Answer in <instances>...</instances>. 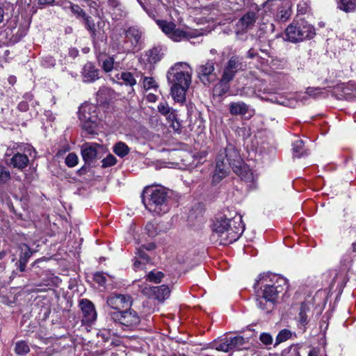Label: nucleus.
<instances>
[{
	"label": "nucleus",
	"instance_id": "obj_1",
	"mask_svg": "<svg viewBox=\"0 0 356 356\" xmlns=\"http://www.w3.org/2000/svg\"><path fill=\"white\" fill-rule=\"evenodd\" d=\"M254 287L257 307L268 314L273 309L279 294L288 289V280L277 275L263 274L259 275Z\"/></svg>",
	"mask_w": 356,
	"mask_h": 356
},
{
	"label": "nucleus",
	"instance_id": "obj_2",
	"mask_svg": "<svg viewBox=\"0 0 356 356\" xmlns=\"http://www.w3.org/2000/svg\"><path fill=\"white\" fill-rule=\"evenodd\" d=\"M229 167L245 181H252L253 173L245 166L238 150L231 143L220 150L216 159V165L212 181L216 184L225 178L229 172Z\"/></svg>",
	"mask_w": 356,
	"mask_h": 356
},
{
	"label": "nucleus",
	"instance_id": "obj_3",
	"mask_svg": "<svg viewBox=\"0 0 356 356\" xmlns=\"http://www.w3.org/2000/svg\"><path fill=\"white\" fill-rule=\"evenodd\" d=\"M211 229V240L220 245H227L239 238L244 232L245 225L241 215L236 214L231 218L219 215L213 220Z\"/></svg>",
	"mask_w": 356,
	"mask_h": 356
},
{
	"label": "nucleus",
	"instance_id": "obj_4",
	"mask_svg": "<svg viewBox=\"0 0 356 356\" xmlns=\"http://www.w3.org/2000/svg\"><path fill=\"white\" fill-rule=\"evenodd\" d=\"M143 202L148 211L157 215L170 210L168 192L163 188H147L143 195Z\"/></svg>",
	"mask_w": 356,
	"mask_h": 356
},
{
	"label": "nucleus",
	"instance_id": "obj_5",
	"mask_svg": "<svg viewBox=\"0 0 356 356\" xmlns=\"http://www.w3.org/2000/svg\"><path fill=\"white\" fill-rule=\"evenodd\" d=\"M285 35L286 40L297 43L313 38L315 35V30L307 22L300 20L289 25L286 29Z\"/></svg>",
	"mask_w": 356,
	"mask_h": 356
},
{
	"label": "nucleus",
	"instance_id": "obj_6",
	"mask_svg": "<svg viewBox=\"0 0 356 356\" xmlns=\"http://www.w3.org/2000/svg\"><path fill=\"white\" fill-rule=\"evenodd\" d=\"M193 70L186 63H177L167 73L168 81L174 85L189 88Z\"/></svg>",
	"mask_w": 356,
	"mask_h": 356
},
{
	"label": "nucleus",
	"instance_id": "obj_7",
	"mask_svg": "<svg viewBox=\"0 0 356 356\" xmlns=\"http://www.w3.org/2000/svg\"><path fill=\"white\" fill-rule=\"evenodd\" d=\"M124 33L125 38L123 44L117 45L118 50L128 53L140 49L143 42V29L137 26H131L125 29Z\"/></svg>",
	"mask_w": 356,
	"mask_h": 356
},
{
	"label": "nucleus",
	"instance_id": "obj_8",
	"mask_svg": "<svg viewBox=\"0 0 356 356\" xmlns=\"http://www.w3.org/2000/svg\"><path fill=\"white\" fill-rule=\"evenodd\" d=\"M111 319L124 327L132 328L140 322L138 314L129 307L124 311H113L108 313Z\"/></svg>",
	"mask_w": 356,
	"mask_h": 356
},
{
	"label": "nucleus",
	"instance_id": "obj_9",
	"mask_svg": "<svg viewBox=\"0 0 356 356\" xmlns=\"http://www.w3.org/2000/svg\"><path fill=\"white\" fill-rule=\"evenodd\" d=\"M83 19H84L86 28L88 31H90L91 34L95 47L99 48V42L104 43L105 44L107 42V35L103 30V28L106 24L105 22L103 20L97 22V24L98 30H97L95 29V24L91 17L86 15Z\"/></svg>",
	"mask_w": 356,
	"mask_h": 356
},
{
	"label": "nucleus",
	"instance_id": "obj_10",
	"mask_svg": "<svg viewBox=\"0 0 356 356\" xmlns=\"http://www.w3.org/2000/svg\"><path fill=\"white\" fill-rule=\"evenodd\" d=\"M245 343L242 336L227 337L216 341L214 346L217 350L228 353L241 350Z\"/></svg>",
	"mask_w": 356,
	"mask_h": 356
},
{
	"label": "nucleus",
	"instance_id": "obj_11",
	"mask_svg": "<svg viewBox=\"0 0 356 356\" xmlns=\"http://www.w3.org/2000/svg\"><path fill=\"white\" fill-rule=\"evenodd\" d=\"M245 65L243 62V58L234 55L230 57L223 69L222 76L224 81H232L236 74L243 70Z\"/></svg>",
	"mask_w": 356,
	"mask_h": 356
},
{
	"label": "nucleus",
	"instance_id": "obj_12",
	"mask_svg": "<svg viewBox=\"0 0 356 356\" xmlns=\"http://www.w3.org/2000/svg\"><path fill=\"white\" fill-rule=\"evenodd\" d=\"M104 150V146L96 143H85L81 147L83 159L88 165L100 158Z\"/></svg>",
	"mask_w": 356,
	"mask_h": 356
},
{
	"label": "nucleus",
	"instance_id": "obj_13",
	"mask_svg": "<svg viewBox=\"0 0 356 356\" xmlns=\"http://www.w3.org/2000/svg\"><path fill=\"white\" fill-rule=\"evenodd\" d=\"M215 62L207 60L200 64L197 68V73L200 80L204 84L209 85L217 79L215 72Z\"/></svg>",
	"mask_w": 356,
	"mask_h": 356
},
{
	"label": "nucleus",
	"instance_id": "obj_14",
	"mask_svg": "<svg viewBox=\"0 0 356 356\" xmlns=\"http://www.w3.org/2000/svg\"><path fill=\"white\" fill-rule=\"evenodd\" d=\"M132 302V298L129 294L112 293L106 299L108 306L115 311H122V309L130 307Z\"/></svg>",
	"mask_w": 356,
	"mask_h": 356
},
{
	"label": "nucleus",
	"instance_id": "obj_15",
	"mask_svg": "<svg viewBox=\"0 0 356 356\" xmlns=\"http://www.w3.org/2000/svg\"><path fill=\"white\" fill-rule=\"evenodd\" d=\"M142 292L149 298L163 301L168 298L170 295V289L167 285H161L159 286H145L142 290Z\"/></svg>",
	"mask_w": 356,
	"mask_h": 356
},
{
	"label": "nucleus",
	"instance_id": "obj_16",
	"mask_svg": "<svg viewBox=\"0 0 356 356\" xmlns=\"http://www.w3.org/2000/svg\"><path fill=\"white\" fill-rule=\"evenodd\" d=\"M79 305L83 314V322L87 324L93 323L97 318V312L93 303L88 299H81Z\"/></svg>",
	"mask_w": 356,
	"mask_h": 356
},
{
	"label": "nucleus",
	"instance_id": "obj_17",
	"mask_svg": "<svg viewBox=\"0 0 356 356\" xmlns=\"http://www.w3.org/2000/svg\"><path fill=\"white\" fill-rule=\"evenodd\" d=\"M79 115L81 122L98 120L97 107L94 104L82 105L79 108Z\"/></svg>",
	"mask_w": 356,
	"mask_h": 356
},
{
	"label": "nucleus",
	"instance_id": "obj_18",
	"mask_svg": "<svg viewBox=\"0 0 356 356\" xmlns=\"http://www.w3.org/2000/svg\"><path fill=\"white\" fill-rule=\"evenodd\" d=\"M200 35V33L197 30H191V29H180L175 28L172 34L170 36V38L173 41L179 42L181 40H189L191 38H196Z\"/></svg>",
	"mask_w": 356,
	"mask_h": 356
},
{
	"label": "nucleus",
	"instance_id": "obj_19",
	"mask_svg": "<svg viewBox=\"0 0 356 356\" xmlns=\"http://www.w3.org/2000/svg\"><path fill=\"white\" fill-rule=\"evenodd\" d=\"M82 77L85 83L94 82L99 79V70L92 63H87L83 66Z\"/></svg>",
	"mask_w": 356,
	"mask_h": 356
},
{
	"label": "nucleus",
	"instance_id": "obj_20",
	"mask_svg": "<svg viewBox=\"0 0 356 356\" xmlns=\"http://www.w3.org/2000/svg\"><path fill=\"white\" fill-rule=\"evenodd\" d=\"M229 111L232 115H245L251 111L250 106L243 102H231Z\"/></svg>",
	"mask_w": 356,
	"mask_h": 356
},
{
	"label": "nucleus",
	"instance_id": "obj_21",
	"mask_svg": "<svg viewBox=\"0 0 356 356\" xmlns=\"http://www.w3.org/2000/svg\"><path fill=\"white\" fill-rule=\"evenodd\" d=\"M291 3L289 1L283 2L277 10L275 19L277 21L286 22L291 17Z\"/></svg>",
	"mask_w": 356,
	"mask_h": 356
},
{
	"label": "nucleus",
	"instance_id": "obj_22",
	"mask_svg": "<svg viewBox=\"0 0 356 356\" xmlns=\"http://www.w3.org/2000/svg\"><path fill=\"white\" fill-rule=\"evenodd\" d=\"M257 19L254 12H248L238 22L237 26L241 30H245L254 25Z\"/></svg>",
	"mask_w": 356,
	"mask_h": 356
},
{
	"label": "nucleus",
	"instance_id": "obj_23",
	"mask_svg": "<svg viewBox=\"0 0 356 356\" xmlns=\"http://www.w3.org/2000/svg\"><path fill=\"white\" fill-rule=\"evenodd\" d=\"M188 89L187 87L172 84L170 91L173 99L177 102H184L186 100V92Z\"/></svg>",
	"mask_w": 356,
	"mask_h": 356
},
{
	"label": "nucleus",
	"instance_id": "obj_24",
	"mask_svg": "<svg viewBox=\"0 0 356 356\" xmlns=\"http://www.w3.org/2000/svg\"><path fill=\"white\" fill-rule=\"evenodd\" d=\"M29 160L26 155L24 154H15L11 159V164L14 168L22 170L29 164Z\"/></svg>",
	"mask_w": 356,
	"mask_h": 356
},
{
	"label": "nucleus",
	"instance_id": "obj_25",
	"mask_svg": "<svg viewBox=\"0 0 356 356\" xmlns=\"http://www.w3.org/2000/svg\"><path fill=\"white\" fill-rule=\"evenodd\" d=\"M113 151L118 156L123 158L129 153L130 149L126 143L120 141L114 145Z\"/></svg>",
	"mask_w": 356,
	"mask_h": 356
},
{
	"label": "nucleus",
	"instance_id": "obj_26",
	"mask_svg": "<svg viewBox=\"0 0 356 356\" xmlns=\"http://www.w3.org/2000/svg\"><path fill=\"white\" fill-rule=\"evenodd\" d=\"M82 129L86 134L95 135L97 134L98 127V120H91L87 122H81Z\"/></svg>",
	"mask_w": 356,
	"mask_h": 356
},
{
	"label": "nucleus",
	"instance_id": "obj_27",
	"mask_svg": "<svg viewBox=\"0 0 356 356\" xmlns=\"http://www.w3.org/2000/svg\"><path fill=\"white\" fill-rule=\"evenodd\" d=\"M188 220L191 222H194V225L195 222H197L198 225L203 224L204 220L203 218L202 210L200 208H197L195 210H192L189 214Z\"/></svg>",
	"mask_w": 356,
	"mask_h": 356
},
{
	"label": "nucleus",
	"instance_id": "obj_28",
	"mask_svg": "<svg viewBox=\"0 0 356 356\" xmlns=\"http://www.w3.org/2000/svg\"><path fill=\"white\" fill-rule=\"evenodd\" d=\"M156 24L162 30V31L165 33L169 38L176 27V25L173 22H167L165 20H156Z\"/></svg>",
	"mask_w": 356,
	"mask_h": 356
},
{
	"label": "nucleus",
	"instance_id": "obj_29",
	"mask_svg": "<svg viewBox=\"0 0 356 356\" xmlns=\"http://www.w3.org/2000/svg\"><path fill=\"white\" fill-rule=\"evenodd\" d=\"M118 80H122V83L126 86H134L136 84V80L133 74L129 72H124L117 75Z\"/></svg>",
	"mask_w": 356,
	"mask_h": 356
},
{
	"label": "nucleus",
	"instance_id": "obj_30",
	"mask_svg": "<svg viewBox=\"0 0 356 356\" xmlns=\"http://www.w3.org/2000/svg\"><path fill=\"white\" fill-rule=\"evenodd\" d=\"M309 311L310 308L308 305L305 302L302 303L298 314V321L304 327L308 323L307 313Z\"/></svg>",
	"mask_w": 356,
	"mask_h": 356
},
{
	"label": "nucleus",
	"instance_id": "obj_31",
	"mask_svg": "<svg viewBox=\"0 0 356 356\" xmlns=\"http://www.w3.org/2000/svg\"><path fill=\"white\" fill-rule=\"evenodd\" d=\"M166 120L168 123H170V127L175 131H179L181 128V124L179 122L177 114L174 110L171 111L169 114L165 115Z\"/></svg>",
	"mask_w": 356,
	"mask_h": 356
},
{
	"label": "nucleus",
	"instance_id": "obj_32",
	"mask_svg": "<svg viewBox=\"0 0 356 356\" xmlns=\"http://www.w3.org/2000/svg\"><path fill=\"white\" fill-rule=\"evenodd\" d=\"M136 259L134 264L136 268H139L142 263L148 262L149 261V256L145 253V250L142 247H140L137 250Z\"/></svg>",
	"mask_w": 356,
	"mask_h": 356
},
{
	"label": "nucleus",
	"instance_id": "obj_33",
	"mask_svg": "<svg viewBox=\"0 0 356 356\" xmlns=\"http://www.w3.org/2000/svg\"><path fill=\"white\" fill-rule=\"evenodd\" d=\"M147 60L149 63H156L159 60H161L162 58V54L161 53V49L155 47L150 49L147 54Z\"/></svg>",
	"mask_w": 356,
	"mask_h": 356
},
{
	"label": "nucleus",
	"instance_id": "obj_34",
	"mask_svg": "<svg viewBox=\"0 0 356 356\" xmlns=\"http://www.w3.org/2000/svg\"><path fill=\"white\" fill-rule=\"evenodd\" d=\"M339 8L346 13L355 11L356 0H340Z\"/></svg>",
	"mask_w": 356,
	"mask_h": 356
},
{
	"label": "nucleus",
	"instance_id": "obj_35",
	"mask_svg": "<svg viewBox=\"0 0 356 356\" xmlns=\"http://www.w3.org/2000/svg\"><path fill=\"white\" fill-rule=\"evenodd\" d=\"M231 81H224L223 76L222 75L220 81L218 84H217L215 87V90L218 92L219 95H222L225 94L229 89V83Z\"/></svg>",
	"mask_w": 356,
	"mask_h": 356
},
{
	"label": "nucleus",
	"instance_id": "obj_36",
	"mask_svg": "<svg viewBox=\"0 0 356 356\" xmlns=\"http://www.w3.org/2000/svg\"><path fill=\"white\" fill-rule=\"evenodd\" d=\"M304 142L301 139H297L293 143V151L294 156L300 157L303 155Z\"/></svg>",
	"mask_w": 356,
	"mask_h": 356
},
{
	"label": "nucleus",
	"instance_id": "obj_37",
	"mask_svg": "<svg viewBox=\"0 0 356 356\" xmlns=\"http://www.w3.org/2000/svg\"><path fill=\"white\" fill-rule=\"evenodd\" d=\"M15 352L19 355H26L29 352V346L24 341H17L15 343Z\"/></svg>",
	"mask_w": 356,
	"mask_h": 356
},
{
	"label": "nucleus",
	"instance_id": "obj_38",
	"mask_svg": "<svg viewBox=\"0 0 356 356\" xmlns=\"http://www.w3.org/2000/svg\"><path fill=\"white\" fill-rule=\"evenodd\" d=\"M164 274L161 271L152 270L147 275V280L156 284L161 282Z\"/></svg>",
	"mask_w": 356,
	"mask_h": 356
},
{
	"label": "nucleus",
	"instance_id": "obj_39",
	"mask_svg": "<svg viewBox=\"0 0 356 356\" xmlns=\"http://www.w3.org/2000/svg\"><path fill=\"white\" fill-rule=\"evenodd\" d=\"M282 356H301L300 348L296 345H292L282 351Z\"/></svg>",
	"mask_w": 356,
	"mask_h": 356
},
{
	"label": "nucleus",
	"instance_id": "obj_40",
	"mask_svg": "<svg viewBox=\"0 0 356 356\" xmlns=\"http://www.w3.org/2000/svg\"><path fill=\"white\" fill-rule=\"evenodd\" d=\"M145 230L147 234L151 237L156 236L159 232L158 225L152 222H149L146 225Z\"/></svg>",
	"mask_w": 356,
	"mask_h": 356
},
{
	"label": "nucleus",
	"instance_id": "obj_41",
	"mask_svg": "<svg viewBox=\"0 0 356 356\" xmlns=\"http://www.w3.org/2000/svg\"><path fill=\"white\" fill-rule=\"evenodd\" d=\"M292 335V333L290 330L284 329L281 330L277 337H276V343L275 344H279L282 342L286 341L287 339H289Z\"/></svg>",
	"mask_w": 356,
	"mask_h": 356
},
{
	"label": "nucleus",
	"instance_id": "obj_42",
	"mask_svg": "<svg viewBox=\"0 0 356 356\" xmlns=\"http://www.w3.org/2000/svg\"><path fill=\"white\" fill-rule=\"evenodd\" d=\"M23 97L25 100L20 102L17 108L20 111L25 112L29 108L28 101H31L33 99V95L31 93H26Z\"/></svg>",
	"mask_w": 356,
	"mask_h": 356
},
{
	"label": "nucleus",
	"instance_id": "obj_43",
	"mask_svg": "<svg viewBox=\"0 0 356 356\" xmlns=\"http://www.w3.org/2000/svg\"><path fill=\"white\" fill-rule=\"evenodd\" d=\"M10 178V174L6 167L0 165V185L6 184Z\"/></svg>",
	"mask_w": 356,
	"mask_h": 356
},
{
	"label": "nucleus",
	"instance_id": "obj_44",
	"mask_svg": "<svg viewBox=\"0 0 356 356\" xmlns=\"http://www.w3.org/2000/svg\"><path fill=\"white\" fill-rule=\"evenodd\" d=\"M65 163L70 168H73L78 163V156L74 153H70L66 159Z\"/></svg>",
	"mask_w": 356,
	"mask_h": 356
},
{
	"label": "nucleus",
	"instance_id": "obj_45",
	"mask_svg": "<svg viewBox=\"0 0 356 356\" xmlns=\"http://www.w3.org/2000/svg\"><path fill=\"white\" fill-rule=\"evenodd\" d=\"M117 163L116 158L111 154H109L102 160V167L108 168L114 165Z\"/></svg>",
	"mask_w": 356,
	"mask_h": 356
},
{
	"label": "nucleus",
	"instance_id": "obj_46",
	"mask_svg": "<svg viewBox=\"0 0 356 356\" xmlns=\"http://www.w3.org/2000/svg\"><path fill=\"white\" fill-rule=\"evenodd\" d=\"M94 280L100 286H105L107 280L106 275L104 273L97 272L94 274Z\"/></svg>",
	"mask_w": 356,
	"mask_h": 356
},
{
	"label": "nucleus",
	"instance_id": "obj_47",
	"mask_svg": "<svg viewBox=\"0 0 356 356\" xmlns=\"http://www.w3.org/2000/svg\"><path fill=\"white\" fill-rule=\"evenodd\" d=\"M143 86L145 90H150L158 87L156 81L152 77H145Z\"/></svg>",
	"mask_w": 356,
	"mask_h": 356
},
{
	"label": "nucleus",
	"instance_id": "obj_48",
	"mask_svg": "<svg viewBox=\"0 0 356 356\" xmlns=\"http://www.w3.org/2000/svg\"><path fill=\"white\" fill-rule=\"evenodd\" d=\"M70 8L72 12L77 16V17H83L86 15L85 11L79 6L73 3H70Z\"/></svg>",
	"mask_w": 356,
	"mask_h": 356
},
{
	"label": "nucleus",
	"instance_id": "obj_49",
	"mask_svg": "<svg viewBox=\"0 0 356 356\" xmlns=\"http://www.w3.org/2000/svg\"><path fill=\"white\" fill-rule=\"evenodd\" d=\"M158 111L164 116L172 111L166 102H161L158 105Z\"/></svg>",
	"mask_w": 356,
	"mask_h": 356
},
{
	"label": "nucleus",
	"instance_id": "obj_50",
	"mask_svg": "<svg viewBox=\"0 0 356 356\" xmlns=\"http://www.w3.org/2000/svg\"><path fill=\"white\" fill-rule=\"evenodd\" d=\"M114 67V59L113 58H108L104 60L102 67L105 72H110Z\"/></svg>",
	"mask_w": 356,
	"mask_h": 356
},
{
	"label": "nucleus",
	"instance_id": "obj_51",
	"mask_svg": "<svg viewBox=\"0 0 356 356\" xmlns=\"http://www.w3.org/2000/svg\"><path fill=\"white\" fill-rule=\"evenodd\" d=\"M261 341L265 345H270L273 342L272 337L267 333H263L260 335Z\"/></svg>",
	"mask_w": 356,
	"mask_h": 356
},
{
	"label": "nucleus",
	"instance_id": "obj_52",
	"mask_svg": "<svg viewBox=\"0 0 356 356\" xmlns=\"http://www.w3.org/2000/svg\"><path fill=\"white\" fill-rule=\"evenodd\" d=\"M298 13L299 14H305L307 12V4L306 2L302 1L298 4L297 6Z\"/></svg>",
	"mask_w": 356,
	"mask_h": 356
},
{
	"label": "nucleus",
	"instance_id": "obj_53",
	"mask_svg": "<svg viewBox=\"0 0 356 356\" xmlns=\"http://www.w3.org/2000/svg\"><path fill=\"white\" fill-rule=\"evenodd\" d=\"M17 264L18 265L19 269L21 272H24L25 270L26 265V259H24L22 257H20Z\"/></svg>",
	"mask_w": 356,
	"mask_h": 356
},
{
	"label": "nucleus",
	"instance_id": "obj_54",
	"mask_svg": "<svg viewBox=\"0 0 356 356\" xmlns=\"http://www.w3.org/2000/svg\"><path fill=\"white\" fill-rule=\"evenodd\" d=\"M141 247L145 250L152 251L156 248V245L154 243H149L145 245H143Z\"/></svg>",
	"mask_w": 356,
	"mask_h": 356
},
{
	"label": "nucleus",
	"instance_id": "obj_55",
	"mask_svg": "<svg viewBox=\"0 0 356 356\" xmlns=\"http://www.w3.org/2000/svg\"><path fill=\"white\" fill-rule=\"evenodd\" d=\"M55 0H38V3L41 6L52 5Z\"/></svg>",
	"mask_w": 356,
	"mask_h": 356
},
{
	"label": "nucleus",
	"instance_id": "obj_56",
	"mask_svg": "<svg viewBox=\"0 0 356 356\" xmlns=\"http://www.w3.org/2000/svg\"><path fill=\"white\" fill-rule=\"evenodd\" d=\"M107 2L108 6L112 8H116L120 4L119 0H108Z\"/></svg>",
	"mask_w": 356,
	"mask_h": 356
},
{
	"label": "nucleus",
	"instance_id": "obj_57",
	"mask_svg": "<svg viewBox=\"0 0 356 356\" xmlns=\"http://www.w3.org/2000/svg\"><path fill=\"white\" fill-rule=\"evenodd\" d=\"M147 99L149 102H155L157 99V97L152 93H149L147 95Z\"/></svg>",
	"mask_w": 356,
	"mask_h": 356
},
{
	"label": "nucleus",
	"instance_id": "obj_58",
	"mask_svg": "<svg viewBox=\"0 0 356 356\" xmlns=\"http://www.w3.org/2000/svg\"><path fill=\"white\" fill-rule=\"evenodd\" d=\"M319 353L320 351L318 348H314L309 351L308 356H319Z\"/></svg>",
	"mask_w": 356,
	"mask_h": 356
},
{
	"label": "nucleus",
	"instance_id": "obj_59",
	"mask_svg": "<svg viewBox=\"0 0 356 356\" xmlns=\"http://www.w3.org/2000/svg\"><path fill=\"white\" fill-rule=\"evenodd\" d=\"M257 55V53L255 51L254 49H250L248 51V57L250 58H253Z\"/></svg>",
	"mask_w": 356,
	"mask_h": 356
},
{
	"label": "nucleus",
	"instance_id": "obj_60",
	"mask_svg": "<svg viewBox=\"0 0 356 356\" xmlns=\"http://www.w3.org/2000/svg\"><path fill=\"white\" fill-rule=\"evenodd\" d=\"M71 57L75 58L78 55V51L76 49H71L69 51Z\"/></svg>",
	"mask_w": 356,
	"mask_h": 356
},
{
	"label": "nucleus",
	"instance_id": "obj_61",
	"mask_svg": "<svg viewBox=\"0 0 356 356\" xmlns=\"http://www.w3.org/2000/svg\"><path fill=\"white\" fill-rule=\"evenodd\" d=\"M8 81L10 84L14 85L17 81V78L15 76H10Z\"/></svg>",
	"mask_w": 356,
	"mask_h": 356
},
{
	"label": "nucleus",
	"instance_id": "obj_62",
	"mask_svg": "<svg viewBox=\"0 0 356 356\" xmlns=\"http://www.w3.org/2000/svg\"><path fill=\"white\" fill-rule=\"evenodd\" d=\"M4 10L3 8L0 6V23L3 22Z\"/></svg>",
	"mask_w": 356,
	"mask_h": 356
},
{
	"label": "nucleus",
	"instance_id": "obj_63",
	"mask_svg": "<svg viewBox=\"0 0 356 356\" xmlns=\"http://www.w3.org/2000/svg\"><path fill=\"white\" fill-rule=\"evenodd\" d=\"M30 253L26 252L24 253V256H21L20 257H22L24 259H26V264L27 263L28 259L30 257Z\"/></svg>",
	"mask_w": 356,
	"mask_h": 356
},
{
	"label": "nucleus",
	"instance_id": "obj_64",
	"mask_svg": "<svg viewBox=\"0 0 356 356\" xmlns=\"http://www.w3.org/2000/svg\"><path fill=\"white\" fill-rule=\"evenodd\" d=\"M6 253L5 251H1L0 252V260H1L2 259H3L6 256Z\"/></svg>",
	"mask_w": 356,
	"mask_h": 356
}]
</instances>
